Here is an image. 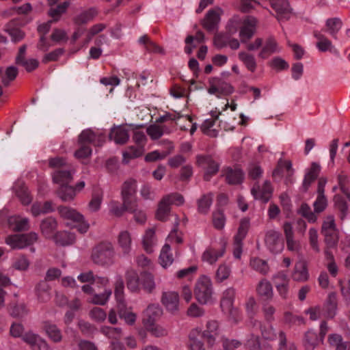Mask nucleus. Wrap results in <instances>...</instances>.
<instances>
[{
  "mask_svg": "<svg viewBox=\"0 0 350 350\" xmlns=\"http://www.w3.org/2000/svg\"><path fill=\"white\" fill-rule=\"evenodd\" d=\"M53 211V204L50 201H46L44 203L36 202L31 208V213L34 217L51 213Z\"/></svg>",
  "mask_w": 350,
  "mask_h": 350,
  "instance_id": "obj_35",
  "label": "nucleus"
},
{
  "mask_svg": "<svg viewBox=\"0 0 350 350\" xmlns=\"http://www.w3.org/2000/svg\"><path fill=\"white\" fill-rule=\"evenodd\" d=\"M109 137L117 144H124L129 139V131L124 126L113 128L110 132Z\"/></svg>",
  "mask_w": 350,
  "mask_h": 350,
  "instance_id": "obj_21",
  "label": "nucleus"
},
{
  "mask_svg": "<svg viewBox=\"0 0 350 350\" xmlns=\"http://www.w3.org/2000/svg\"><path fill=\"white\" fill-rule=\"evenodd\" d=\"M118 245L124 256L130 255L132 251V237L129 231L122 230L119 233Z\"/></svg>",
  "mask_w": 350,
  "mask_h": 350,
  "instance_id": "obj_19",
  "label": "nucleus"
},
{
  "mask_svg": "<svg viewBox=\"0 0 350 350\" xmlns=\"http://www.w3.org/2000/svg\"><path fill=\"white\" fill-rule=\"evenodd\" d=\"M321 171V166L313 162L311 165L310 168L306 173L304 179L303 180L302 186L304 191H306L310 187V184L317 178Z\"/></svg>",
  "mask_w": 350,
  "mask_h": 350,
  "instance_id": "obj_28",
  "label": "nucleus"
},
{
  "mask_svg": "<svg viewBox=\"0 0 350 350\" xmlns=\"http://www.w3.org/2000/svg\"><path fill=\"white\" fill-rule=\"evenodd\" d=\"M251 193L256 200L267 203L271 199L273 193V187L270 181L265 180L262 187L255 184L251 189Z\"/></svg>",
  "mask_w": 350,
  "mask_h": 350,
  "instance_id": "obj_14",
  "label": "nucleus"
},
{
  "mask_svg": "<svg viewBox=\"0 0 350 350\" xmlns=\"http://www.w3.org/2000/svg\"><path fill=\"white\" fill-rule=\"evenodd\" d=\"M235 295V289L233 288H227L223 294L221 300V308L224 311L230 312V315H234V321L237 322L241 319V316L237 309L232 308V303Z\"/></svg>",
  "mask_w": 350,
  "mask_h": 350,
  "instance_id": "obj_12",
  "label": "nucleus"
},
{
  "mask_svg": "<svg viewBox=\"0 0 350 350\" xmlns=\"http://www.w3.org/2000/svg\"><path fill=\"white\" fill-rule=\"evenodd\" d=\"M265 244L268 249L273 253L278 254L284 248V241L280 232L275 230H269L265 235Z\"/></svg>",
  "mask_w": 350,
  "mask_h": 350,
  "instance_id": "obj_9",
  "label": "nucleus"
},
{
  "mask_svg": "<svg viewBox=\"0 0 350 350\" xmlns=\"http://www.w3.org/2000/svg\"><path fill=\"white\" fill-rule=\"evenodd\" d=\"M326 31L334 39H337V33L342 27V22L338 18H328L325 22Z\"/></svg>",
  "mask_w": 350,
  "mask_h": 350,
  "instance_id": "obj_38",
  "label": "nucleus"
},
{
  "mask_svg": "<svg viewBox=\"0 0 350 350\" xmlns=\"http://www.w3.org/2000/svg\"><path fill=\"white\" fill-rule=\"evenodd\" d=\"M278 51L279 48L275 39L273 38H269L267 39L264 45H262L261 50L258 53V56L260 59H265L273 53Z\"/></svg>",
  "mask_w": 350,
  "mask_h": 350,
  "instance_id": "obj_24",
  "label": "nucleus"
},
{
  "mask_svg": "<svg viewBox=\"0 0 350 350\" xmlns=\"http://www.w3.org/2000/svg\"><path fill=\"white\" fill-rule=\"evenodd\" d=\"M250 227V220L244 218L241 220L240 225L238 229L237 234L234 236L236 241H242L245 237Z\"/></svg>",
  "mask_w": 350,
  "mask_h": 350,
  "instance_id": "obj_60",
  "label": "nucleus"
},
{
  "mask_svg": "<svg viewBox=\"0 0 350 350\" xmlns=\"http://www.w3.org/2000/svg\"><path fill=\"white\" fill-rule=\"evenodd\" d=\"M218 118L217 115L215 118L206 119L204 121L201 126L202 132L211 137H216L217 132L215 129H211L215 122V120Z\"/></svg>",
  "mask_w": 350,
  "mask_h": 350,
  "instance_id": "obj_61",
  "label": "nucleus"
},
{
  "mask_svg": "<svg viewBox=\"0 0 350 350\" xmlns=\"http://www.w3.org/2000/svg\"><path fill=\"white\" fill-rule=\"evenodd\" d=\"M243 19L237 15L232 16L227 23L226 31L230 35L235 34L238 30L241 29V24L243 23Z\"/></svg>",
  "mask_w": 350,
  "mask_h": 350,
  "instance_id": "obj_51",
  "label": "nucleus"
},
{
  "mask_svg": "<svg viewBox=\"0 0 350 350\" xmlns=\"http://www.w3.org/2000/svg\"><path fill=\"white\" fill-rule=\"evenodd\" d=\"M325 316L327 318L332 319L336 314L337 311V297L335 293H331L328 295L327 302L325 305Z\"/></svg>",
  "mask_w": 350,
  "mask_h": 350,
  "instance_id": "obj_39",
  "label": "nucleus"
},
{
  "mask_svg": "<svg viewBox=\"0 0 350 350\" xmlns=\"http://www.w3.org/2000/svg\"><path fill=\"white\" fill-rule=\"evenodd\" d=\"M308 277L309 275L306 267L302 262L296 264L292 273L293 280L297 282H305L308 280Z\"/></svg>",
  "mask_w": 350,
  "mask_h": 350,
  "instance_id": "obj_47",
  "label": "nucleus"
},
{
  "mask_svg": "<svg viewBox=\"0 0 350 350\" xmlns=\"http://www.w3.org/2000/svg\"><path fill=\"white\" fill-rule=\"evenodd\" d=\"M69 5L70 3L68 1H64L55 7L53 6L49 10L48 14L54 22H57L60 20L62 14L66 12Z\"/></svg>",
  "mask_w": 350,
  "mask_h": 350,
  "instance_id": "obj_36",
  "label": "nucleus"
},
{
  "mask_svg": "<svg viewBox=\"0 0 350 350\" xmlns=\"http://www.w3.org/2000/svg\"><path fill=\"white\" fill-rule=\"evenodd\" d=\"M58 212L64 219L70 220L73 222L80 221L83 219V215L79 213L77 210L68 207L59 206Z\"/></svg>",
  "mask_w": 350,
  "mask_h": 350,
  "instance_id": "obj_26",
  "label": "nucleus"
},
{
  "mask_svg": "<svg viewBox=\"0 0 350 350\" xmlns=\"http://www.w3.org/2000/svg\"><path fill=\"white\" fill-rule=\"evenodd\" d=\"M314 36L317 40L316 46L319 51H332L333 49H334V46L332 42L321 32L318 31H314Z\"/></svg>",
  "mask_w": 350,
  "mask_h": 350,
  "instance_id": "obj_27",
  "label": "nucleus"
},
{
  "mask_svg": "<svg viewBox=\"0 0 350 350\" xmlns=\"http://www.w3.org/2000/svg\"><path fill=\"white\" fill-rule=\"evenodd\" d=\"M97 14V11L95 8H90L88 10L83 11L77 16H76L73 21L75 24L80 25L85 24L91 21Z\"/></svg>",
  "mask_w": 350,
  "mask_h": 350,
  "instance_id": "obj_46",
  "label": "nucleus"
},
{
  "mask_svg": "<svg viewBox=\"0 0 350 350\" xmlns=\"http://www.w3.org/2000/svg\"><path fill=\"white\" fill-rule=\"evenodd\" d=\"M250 265L256 271L262 275H266L269 271V265L266 260L259 258H253L250 260Z\"/></svg>",
  "mask_w": 350,
  "mask_h": 350,
  "instance_id": "obj_49",
  "label": "nucleus"
},
{
  "mask_svg": "<svg viewBox=\"0 0 350 350\" xmlns=\"http://www.w3.org/2000/svg\"><path fill=\"white\" fill-rule=\"evenodd\" d=\"M197 164L205 170L204 178L209 180L211 177L217 173L219 165L209 156L198 155L196 157Z\"/></svg>",
  "mask_w": 350,
  "mask_h": 350,
  "instance_id": "obj_8",
  "label": "nucleus"
},
{
  "mask_svg": "<svg viewBox=\"0 0 350 350\" xmlns=\"http://www.w3.org/2000/svg\"><path fill=\"white\" fill-rule=\"evenodd\" d=\"M243 172L240 169H226V179L229 184L237 185L241 183L243 180Z\"/></svg>",
  "mask_w": 350,
  "mask_h": 350,
  "instance_id": "obj_41",
  "label": "nucleus"
},
{
  "mask_svg": "<svg viewBox=\"0 0 350 350\" xmlns=\"http://www.w3.org/2000/svg\"><path fill=\"white\" fill-rule=\"evenodd\" d=\"M231 268L229 265L225 263L221 264L216 271L215 280L218 282H222L229 278Z\"/></svg>",
  "mask_w": 350,
  "mask_h": 350,
  "instance_id": "obj_58",
  "label": "nucleus"
},
{
  "mask_svg": "<svg viewBox=\"0 0 350 350\" xmlns=\"http://www.w3.org/2000/svg\"><path fill=\"white\" fill-rule=\"evenodd\" d=\"M57 195L64 202H70L76 196L75 189L68 185L60 186L57 190Z\"/></svg>",
  "mask_w": 350,
  "mask_h": 350,
  "instance_id": "obj_44",
  "label": "nucleus"
},
{
  "mask_svg": "<svg viewBox=\"0 0 350 350\" xmlns=\"http://www.w3.org/2000/svg\"><path fill=\"white\" fill-rule=\"evenodd\" d=\"M223 13V10L219 7L209 10L202 20V27L209 32L217 31Z\"/></svg>",
  "mask_w": 350,
  "mask_h": 350,
  "instance_id": "obj_5",
  "label": "nucleus"
},
{
  "mask_svg": "<svg viewBox=\"0 0 350 350\" xmlns=\"http://www.w3.org/2000/svg\"><path fill=\"white\" fill-rule=\"evenodd\" d=\"M44 330L49 338L53 342H59L62 340V332L56 325L46 323L44 325Z\"/></svg>",
  "mask_w": 350,
  "mask_h": 350,
  "instance_id": "obj_48",
  "label": "nucleus"
},
{
  "mask_svg": "<svg viewBox=\"0 0 350 350\" xmlns=\"http://www.w3.org/2000/svg\"><path fill=\"white\" fill-rule=\"evenodd\" d=\"M100 332L109 338L115 340H119L122 336V329L119 327L103 326Z\"/></svg>",
  "mask_w": 350,
  "mask_h": 350,
  "instance_id": "obj_59",
  "label": "nucleus"
},
{
  "mask_svg": "<svg viewBox=\"0 0 350 350\" xmlns=\"http://www.w3.org/2000/svg\"><path fill=\"white\" fill-rule=\"evenodd\" d=\"M51 286L46 281L40 282L36 286V294L38 300L41 303H46L51 299Z\"/></svg>",
  "mask_w": 350,
  "mask_h": 350,
  "instance_id": "obj_25",
  "label": "nucleus"
},
{
  "mask_svg": "<svg viewBox=\"0 0 350 350\" xmlns=\"http://www.w3.org/2000/svg\"><path fill=\"white\" fill-rule=\"evenodd\" d=\"M144 326L151 335L157 338L165 336L168 334L167 329L165 327L155 323L145 325Z\"/></svg>",
  "mask_w": 350,
  "mask_h": 350,
  "instance_id": "obj_53",
  "label": "nucleus"
},
{
  "mask_svg": "<svg viewBox=\"0 0 350 350\" xmlns=\"http://www.w3.org/2000/svg\"><path fill=\"white\" fill-rule=\"evenodd\" d=\"M23 340L30 345L32 350H49L46 342L38 335L27 332L23 336Z\"/></svg>",
  "mask_w": 350,
  "mask_h": 350,
  "instance_id": "obj_17",
  "label": "nucleus"
},
{
  "mask_svg": "<svg viewBox=\"0 0 350 350\" xmlns=\"http://www.w3.org/2000/svg\"><path fill=\"white\" fill-rule=\"evenodd\" d=\"M18 75V69L11 66L6 68L5 76L2 77L1 82L4 86H8L10 83L14 81Z\"/></svg>",
  "mask_w": 350,
  "mask_h": 350,
  "instance_id": "obj_62",
  "label": "nucleus"
},
{
  "mask_svg": "<svg viewBox=\"0 0 350 350\" xmlns=\"http://www.w3.org/2000/svg\"><path fill=\"white\" fill-rule=\"evenodd\" d=\"M329 345L335 350H350V342L344 341L341 335L332 334L328 336Z\"/></svg>",
  "mask_w": 350,
  "mask_h": 350,
  "instance_id": "obj_31",
  "label": "nucleus"
},
{
  "mask_svg": "<svg viewBox=\"0 0 350 350\" xmlns=\"http://www.w3.org/2000/svg\"><path fill=\"white\" fill-rule=\"evenodd\" d=\"M220 333L219 324L217 321L209 320L206 324V329L202 332V337L207 344L212 347L215 345L216 338Z\"/></svg>",
  "mask_w": 350,
  "mask_h": 350,
  "instance_id": "obj_16",
  "label": "nucleus"
},
{
  "mask_svg": "<svg viewBox=\"0 0 350 350\" xmlns=\"http://www.w3.org/2000/svg\"><path fill=\"white\" fill-rule=\"evenodd\" d=\"M75 169L72 165L66 166L62 170H55L52 174L53 183L60 186L68 185L73 179Z\"/></svg>",
  "mask_w": 350,
  "mask_h": 350,
  "instance_id": "obj_13",
  "label": "nucleus"
},
{
  "mask_svg": "<svg viewBox=\"0 0 350 350\" xmlns=\"http://www.w3.org/2000/svg\"><path fill=\"white\" fill-rule=\"evenodd\" d=\"M141 284L144 289L151 293L155 288V283L153 275L147 272H144L141 275Z\"/></svg>",
  "mask_w": 350,
  "mask_h": 350,
  "instance_id": "obj_55",
  "label": "nucleus"
},
{
  "mask_svg": "<svg viewBox=\"0 0 350 350\" xmlns=\"http://www.w3.org/2000/svg\"><path fill=\"white\" fill-rule=\"evenodd\" d=\"M133 207L134 205L131 203L127 205L123 202L122 204L117 202H112L110 204V212L117 217H120L125 211L129 212L130 210H133Z\"/></svg>",
  "mask_w": 350,
  "mask_h": 350,
  "instance_id": "obj_50",
  "label": "nucleus"
},
{
  "mask_svg": "<svg viewBox=\"0 0 350 350\" xmlns=\"http://www.w3.org/2000/svg\"><path fill=\"white\" fill-rule=\"evenodd\" d=\"M124 284L121 276H117L115 282L114 295L117 301L118 307H125L126 304L124 297Z\"/></svg>",
  "mask_w": 350,
  "mask_h": 350,
  "instance_id": "obj_33",
  "label": "nucleus"
},
{
  "mask_svg": "<svg viewBox=\"0 0 350 350\" xmlns=\"http://www.w3.org/2000/svg\"><path fill=\"white\" fill-rule=\"evenodd\" d=\"M57 226V221L52 217L43 219L40 224L42 233L47 238L52 237L53 232Z\"/></svg>",
  "mask_w": 350,
  "mask_h": 350,
  "instance_id": "obj_34",
  "label": "nucleus"
},
{
  "mask_svg": "<svg viewBox=\"0 0 350 350\" xmlns=\"http://www.w3.org/2000/svg\"><path fill=\"white\" fill-rule=\"evenodd\" d=\"M116 252L111 242H101L92 251L91 260L100 266L111 265L114 262Z\"/></svg>",
  "mask_w": 350,
  "mask_h": 350,
  "instance_id": "obj_1",
  "label": "nucleus"
},
{
  "mask_svg": "<svg viewBox=\"0 0 350 350\" xmlns=\"http://www.w3.org/2000/svg\"><path fill=\"white\" fill-rule=\"evenodd\" d=\"M271 8L276 12V18L279 22L285 21L290 18L292 10L286 0H269Z\"/></svg>",
  "mask_w": 350,
  "mask_h": 350,
  "instance_id": "obj_11",
  "label": "nucleus"
},
{
  "mask_svg": "<svg viewBox=\"0 0 350 350\" xmlns=\"http://www.w3.org/2000/svg\"><path fill=\"white\" fill-rule=\"evenodd\" d=\"M156 242L154 228L148 229L143 237L142 243L144 250L148 253L152 252V248L156 245Z\"/></svg>",
  "mask_w": 350,
  "mask_h": 350,
  "instance_id": "obj_37",
  "label": "nucleus"
},
{
  "mask_svg": "<svg viewBox=\"0 0 350 350\" xmlns=\"http://www.w3.org/2000/svg\"><path fill=\"white\" fill-rule=\"evenodd\" d=\"M323 342V338L312 329H309L304 334L303 345L305 350H314Z\"/></svg>",
  "mask_w": 350,
  "mask_h": 350,
  "instance_id": "obj_20",
  "label": "nucleus"
},
{
  "mask_svg": "<svg viewBox=\"0 0 350 350\" xmlns=\"http://www.w3.org/2000/svg\"><path fill=\"white\" fill-rule=\"evenodd\" d=\"M144 152L145 148L143 146H129L122 153V162L127 164L131 159L141 157Z\"/></svg>",
  "mask_w": 350,
  "mask_h": 350,
  "instance_id": "obj_29",
  "label": "nucleus"
},
{
  "mask_svg": "<svg viewBox=\"0 0 350 350\" xmlns=\"http://www.w3.org/2000/svg\"><path fill=\"white\" fill-rule=\"evenodd\" d=\"M257 20L254 16H247L243 19L239 30V37L242 43H245L252 38L256 32Z\"/></svg>",
  "mask_w": 350,
  "mask_h": 350,
  "instance_id": "obj_10",
  "label": "nucleus"
},
{
  "mask_svg": "<svg viewBox=\"0 0 350 350\" xmlns=\"http://www.w3.org/2000/svg\"><path fill=\"white\" fill-rule=\"evenodd\" d=\"M105 142V136L101 132L94 131L90 129L83 130L78 137V144L100 146Z\"/></svg>",
  "mask_w": 350,
  "mask_h": 350,
  "instance_id": "obj_7",
  "label": "nucleus"
},
{
  "mask_svg": "<svg viewBox=\"0 0 350 350\" xmlns=\"http://www.w3.org/2000/svg\"><path fill=\"white\" fill-rule=\"evenodd\" d=\"M212 202H213V197H212L211 193L204 195L198 201V211L203 214L207 213L210 209L211 204H212Z\"/></svg>",
  "mask_w": 350,
  "mask_h": 350,
  "instance_id": "obj_56",
  "label": "nucleus"
},
{
  "mask_svg": "<svg viewBox=\"0 0 350 350\" xmlns=\"http://www.w3.org/2000/svg\"><path fill=\"white\" fill-rule=\"evenodd\" d=\"M51 39L57 43L66 42L68 40V36L64 29L55 28L51 35Z\"/></svg>",
  "mask_w": 350,
  "mask_h": 350,
  "instance_id": "obj_64",
  "label": "nucleus"
},
{
  "mask_svg": "<svg viewBox=\"0 0 350 350\" xmlns=\"http://www.w3.org/2000/svg\"><path fill=\"white\" fill-rule=\"evenodd\" d=\"M15 22L12 21L9 22L4 28L14 42H19L25 38V33L18 27H14Z\"/></svg>",
  "mask_w": 350,
  "mask_h": 350,
  "instance_id": "obj_43",
  "label": "nucleus"
},
{
  "mask_svg": "<svg viewBox=\"0 0 350 350\" xmlns=\"http://www.w3.org/2000/svg\"><path fill=\"white\" fill-rule=\"evenodd\" d=\"M238 57L249 71L251 72L256 71L257 62L254 55L246 51H240L238 53Z\"/></svg>",
  "mask_w": 350,
  "mask_h": 350,
  "instance_id": "obj_32",
  "label": "nucleus"
},
{
  "mask_svg": "<svg viewBox=\"0 0 350 350\" xmlns=\"http://www.w3.org/2000/svg\"><path fill=\"white\" fill-rule=\"evenodd\" d=\"M213 293L211 278L206 275L200 276L196 281L194 288L196 299L201 304H207L212 300Z\"/></svg>",
  "mask_w": 350,
  "mask_h": 350,
  "instance_id": "obj_3",
  "label": "nucleus"
},
{
  "mask_svg": "<svg viewBox=\"0 0 350 350\" xmlns=\"http://www.w3.org/2000/svg\"><path fill=\"white\" fill-rule=\"evenodd\" d=\"M37 239L38 234L36 232H29L9 235L5 242L13 250H21L33 244Z\"/></svg>",
  "mask_w": 350,
  "mask_h": 350,
  "instance_id": "obj_4",
  "label": "nucleus"
},
{
  "mask_svg": "<svg viewBox=\"0 0 350 350\" xmlns=\"http://www.w3.org/2000/svg\"><path fill=\"white\" fill-rule=\"evenodd\" d=\"M163 198L159 203L158 208L156 213L157 219L160 221H165L170 212V206Z\"/></svg>",
  "mask_w": 350,
  "mask_h": 350,
  "instance_id": "obj_52",
  "label": "nucleus"
},
{
  "mask_svg": "<svg viewBox=\"0 0 350 350\" xmlns=\"http://www.w3.org/2000/svg\"><path fill=\"white\" fill-rule=\"evenodd\" d=\"M162 143L165 144L167 145V150L165 151H163L161 153L159 152L158 150H154L150 152H148L145 156V161L146 162H153V161H156L157 160L163 159L174 150V146L172 142L165 140V141H163Z\"/></svg>",
  "mask_w": 350,
  "mask_h": 350,
  "instance_id": "obj_23",
  "label": "nucleus"
},
{
  "mask_svg": "<svg viewBox=\"0 0 350 350\" xmlns=\"http://www.w3.org/2000/svg\"><path fill=\"white\" fill-rule=\"evenodd\" d=\"M227 240L220 238L217 242L212 243L202 252L201 260L209 265H214L219 258L224 256L226 250Z\"/></svg>",
  "mask_w": 350,
  "mask_h": 350,
  "instance_id": "obj_2",
  "label": "nucleus"
},
{
  "mask_svg": "<svg viewBox=\"0 0 350 350\" xmlns=\"http://www.w3.org/2000/svg\"><path fill=\"white\" fill-rule=\"evenodd\" d=\"M162 314L161 308L157 304H152L148 306L144 312V317L143 319L144 325L155 323Z\"/></svg>",
  "mask_w": 350,
  "mask_h": 350,
  "instance_id": "obj_22",
  "label": "nucleus"
},
{
  "mask_svg": "<svg viewBox=\"0 0 350 350\" xmlns=\"http://www.w3.org/2000/svg\"><path fill=\"white\" fill-rule=\"evenodd\" d=\"M53 240L56 244L65 246L73 243L75 242V237L72 233L67 231H61L57 232L53 236Z\"/></svg>",
  "mask_w": 350,
  "mask_h": 350,
  "instance_id": "obj_40",
  "label": "nucleus"
},
{
  "mask_svg": "<svg viewBox=\"0 0 350 350\" xmlns=\"http://www.w3.org/2000/svg\"><path fill=\"white\" fill-rule=\"evenodd\" d=\"M127 288L132 292L138 290L139 278L137 273L133 270L126 273Z\"/></svg>",
  "mask_w": 350,
  "mask_h": 350,
  "instance_id": "obj_54",
  "label": "nucleus"
},
{
  "mask_svg": "<svg viewBox=\"0 0 350 350\" xmlns=\"http://www.w3.org/2000/svg\"><path fill=\"white\" fill-rule=\"evenodd\" d=\"M257 295L262 300H272L274 293L271 282L265 278L260 280L256 285Z\"/></svg>",
  "mask_w": 350,
  "mask_h": 350,
  "instance_id": "obj_18",
  "label": "nucleus"
},
{
  "mask_svg": "<svg viewBox=\"0 0 350 350\" xmlns=\"http://www.w3.org/2000/svg\"><path fill=\"white\" fill-rule=\"evenodd\" d=\"M111 293V289H105L102 293L94 294L89 301L96 305H105L109 299Z\"/></svg>",
  "mask_w": 350,
  "mask_h": 350,
  "instance_id": "obj_57",
  "label": "nucleus"
},
{
  "mask_svg": "<svg viewBox=\"0 0 350 350\" xmlns=\"http://www.w3.org/2000/svg\"><path fill=\"white\" fill-rule=\"evenodd\" d=\"M161 303L170 313L175 314L179 310V295L175 291L163 292Z\"/></svg>",
  "mask_w": 350,
  "mask_h": 350,
  "instance_id": "obj_15",
  "label": "nucleus"
},
{
  "mask_svg": "<svg viewBox=\"0 0 350 350\" xmlns=\"http://www.w3.org/2000/svg\"><path fill=\"white\" fill-rule=\"evenodd\" d=\"M28 311L24 304H13L10 310V314L14 318H21L27 314Z\"/></svg>",
  "mask_w": 350,
  "mask_h": 350,
  "instance_id": "obj_63",
  "label": "nucleus"
},
{
  "mask_svg": "<svg viewBox=\"0 0 350 350\" xmlns=\"http://www.w3.org/2000/svg\"><path fill=\"white\" fill-rule=\"evenodd\" d=\"M137 185V180L133 178H129L125 180L121 187V199L126 204L137 202L136 197Z\"/></svg>",
  "mask_w": 350,
  "mask_h": 350,
  "instance_id": "obj_6",
  "label": "nucleus"
},
{
  "mask_svg": "<svg viewBox=\"0 0 350 350\" xmlns=\"http://www.w3.org/2000/svg\"><path fill=\"white\" fill-rule=\"evenodd\" d=\"M146 133L150 136L151 139L156 140L161 137L162 135L165 133H170L171 131L165 125L152 124L146 128Z\"/></svg>",
  "mask_w": 350,
  "mask_h": 350,
  "instance_id": "obj_30",
  "label": "nucleus"
},
{
  "mask_svg": "<svg viewBox=\"0 0 350 350\" xmlns=\"http://www.w3.org/2000/svg\"><path fill=\"white\" fill-rule=\"evenodd\" d=\"M255 323L259 325L261 335L264 339L274 340L277 338L275 330L270 323H262L261 322L255 321Z\"/></svg>",
  "mask_w": 350,
  "mask_h": 350,
  "instance_id": "obj_42",
  "label": "nucleus"
},
{
  "mask_svg": "<svg viewBox=\"0 0 350 350\" xmlns=\"http://www.w3.org/2000/svg\"><path fill=\"white\" fill-rule=\"evenodd\" d=\"M159 261L163 268L170 266L174 262L170 245L166 243L163 246L159 255Z\"/></svg>",
  "mask_w": 350,
  "mask_h": 350,
  "instance_id": "obj_45",
  "label": "nucleus"
}]
</instances>
